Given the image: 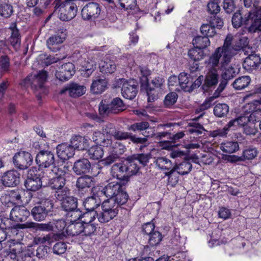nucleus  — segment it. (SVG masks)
<instances>
[{
	"instance_id": "49530a36",
	"label": "nucleus",
	"mask_w": 261,
	"mask_h": 261,
	"mask_svg": "<svg viewBox=\"0 0 261 261\" xmlns=\"http://www.w3.org/2000/svg\"><path fill=\"white\" fill-rule=\"evenodd\" d=\"M220 148L225 153H232L237 151L239 147L237 142L229 141L221 143Z\"/></svg>"
},
{
	"instance_id": "39448f33",
	"label": "nucleus",
	"mask_w": 261,
	"mask_h": 261,
	"mask_svg": "<svg viewBox=\"0 0 261 261\" xmlns=\"http://www.w3.org/2000/svg\"><path fill=\"white\" fill-rule=\"evenodd\" d=\"M53 206L51 200L48 199H43L32 209V216L36 221H43L52 211Z\"/></svg>"
},
{
	"instance_id": "e433bc0d",
	"label": "nucleus",
	"mask_w": 261,
	"mask_h": 261,
	"mask_svg": "<svg viewBox=\"0 0 261 261\" xmlns=\"http://www.w3.org/2000/svg\"><path fill=\"white\" fill-rule=\"evenodd\" d=\"M76 185L79 190H84L93 185V178L89 176H84L77 178Z\"/></svg>"
},
{
	"instance_id": "f8f14e48",
	"label": "nucleus",
	"mask_w": 261,
	"mask_h": 261,
	"mask_svg": "<svg viewBox=\"0 0 261 261\" xmlns=\"http://www.w3.org/2000/svg\"><path fill=\"white\" fill-rule=\"evenodd\" d=\"M74 66L68 62L62 65L56 73V77L61 81H67L74 73Z\"/></svg>"
},
{
	"instance_id": "9b49d317",
	"label": "nucleus",
	"mask_w": 261,
	"mask_h": 261,
	"mask_svg": "<svg viewBox=\"0 0 261 261\" xmlns=\"http://www.w3.org/2000/svg\"><path fill=\"white\" fill-rule=\"evenodd\" d=\"M20 181V174L15 170L8 171L1 177L2 184L5 187H15Z\"/></svg>"
},
{
	"instance_id": "5701e85b",
	"label": "nucleus",
	"mask_w": 261,
	"mask_h": 261,
	"mask_svg": "<svg viewBox=\"0 0 261 261\" xmlns=\"http://www.w3.org/2000/svg\"><path fill=\"white\" fill-rule=\"evenodd\" d=\"M100 196V194L98 192L96 194H94L93 196L87 198L83 202L85 209L90 212L96 208L101 203Z\"/></svg>"
},
{
	"instance_id": "f03ea898",
	"label": "nucleus",
	"mask_w": 261,
	"mask_h": 261,
	"mask_svg": "<svg viewBox=\"0 0 261 261\" xmlns=\"http://www.w3.org/2000/svg\"><path fill=\"white\" fill-rule=\"evenodd\" d=\"M47 75V72L42 70L39 71L36 74L29 75L25 79V84L31 87L39 100L46 94L44 84Z\"/></svg>"
},
{
	"instance_id": "0e129e2a",
	"label": "nucleus",
	"mask_w": 261,
	"mask_h": 261,
	"mask_svg": "<svg viewBox=\"0 0 261 261\" xmlns=\"http://www.w3.org/2000/svg\"><path fill=\"white\" fill-rule=\"evenodd\" d=\"M10 66V59L7 56H2L0 58V70L1 72L9 71Z\"/></svg>"
},
{
	"instance_id": "b1692460",
	"label": "nucleus",
	"mask_w": 261,
	"mask_h": 261,
	"mask_svg": "<svg viewBox=\"0 0 261 261\" xmlns=\"http://www.w3.org/2000/svg\"><path fill=\"white\" fill-rule=\"evenodd\" d=\"M63 236L62 233H49L44 237H35L33 241V243L34 245H39L45 244L46 242L50 245L55 241L61 239Z\"/></svg>"
},
{
	"instance_id": "1a4fd4ad",
	"label": "nucleus",
	"mask_w": 261,
	"mask_h": 261,
	"mask_svg": "<svg viewBox=\"0 0 261 261\" xmlns=\"http://www.w3.org/2000/svg\"><path fill=\"white\" fill-rule=\"evenodd\" d=\"M13 161L17 168L24 170L32 165L33 157L28 152L20 151L15 154L13 158Z\"/></svg>"
},
{
	"instance_id": "338daca9",
	"label": "nucleus",
	"mask_w": 261,
	"mask_h": 261,
	"mask_svg": "<svg viewBox=\"0 0 261 261\" xmlns=\"http://www.w3.org/2000/svg\"><path fill=\"white\" fill-rule=\"evenodd\" d=\"M177 99V95L176 93H170L165 98L164 105L166 107H170L176 102Z\"/></svg>"
},
{
	"instance_id": "3c124183",
	"label": "nucleus",
	"mask_w": 261,
	"mask_h": 261,
	"mask_svg": "<svg viewBox=\"0 0 261 261\" xmlns=\"http://www.w3.org/2000/svg\"><path fill=\"white\" fill-rule=\"evenodd\" d=\"M96 64L94 61H88L86 64L83 66L82 74L85 77H89L96 68Z\"/></svg>"
},
{
	"instance_id": "58836bf2",
	"label": "nucleus",
	"mask_w": 261,
	"mask_h": 261,
	"mask_svg": "<svg viewBox=\"0 0 261 261\" xmlns=\"http://www.w3.org/2000/svg\"><path fill=\"white\" fill-rule=\"evenodd\" d=\"M192 82L190 81V78L186 73H180L178 76V85L181 88L186 92H191V84Z\"/></svg>"
},
{
	"instance_id": "a211bd4d",
	"label": "nucleus",
	"mask_w": 261,
	"mask_h": 261,
	"mask_svg": "<svg viewBox=\"0 0 261 261\" xmlns=\"http://www.w3.org/2000/svg\"><path fill=\"white\" fill-rule=\"evenodd\" d=\"M67 91L68 92L70 96L75 98L84 94L86 91V88L84 86L76 83H72L64 89H62L61 93L64 94Z\"/></svg>"
},
{
	"instance_id": "603ef678",
	"label": "nucleus",
	"mask_w": 261,
	"mask_h": 261,
	"mask_svg": "<svg viewBox=\"0 0 261 261\" xmlns=\"http://www.w3.org/2000/svg\"><path fill=\"white\" fill-rule=\"evenodd\" d=\"M126 150V148L120 142H115L112 144V147L108 150L109 152H113L116 155H117L118 157L122 154Z\"/></svg>"
},
{
	"instance_id": "c756f323",
	"label": "nucleus",
	"mask_w": 261,
	"mask_h": 261,
	"mask_svg": "<svg viewBox=\"0 0 261 261\" xmlns=\"http://www.w3.org/2000/svg\"><path fill=\"white\" fill-rule=\"evenodd\" d=\"M124 162L128 179L130 176L138 172L139 169L138 166V161L130 158H128L124 161Z\"/></svg>"
},
{
	"instance_id": "0eeeda50",
	"label": "nucleus",
	"mask_w": 261,
	"mask_h": 261,
	"mask_svg": "<svg viewBox=\"0 0 261 261\" xmlns=\"http://www.w3.org/2000/svg\"><path fill=\"white\" fill-rule=\"evenodd\" d=\"M36 162L39 168L44 171L46 169H53L54 167H58L54 165L55 156L54 153L49 150H41L36 156Z\"/></svg>"
},
{
	"instance_id": "72a5a7b5",
	"label": "nucleus",
	"mask_w": 261,
	"mask_h": 261,
	"mask_svg": "<svg viewBox=\"0 0 261 261\" xmlns=\"http://www.w3.org/2000/svg\"><path fill=\"white\" fill-rule=\"evenodd\" d=\"M128 195L122 188L120 191L116 194L113 198H109L108 200H113L114 204L117 205V208L119 210L120 205L125 204L128 200Z\"/></svg>"
},
{
	"instance_id": "680f3d73",
	"label": "nucleus",
	"mask_w": 261,
	"mask_h": 261,
	"mask_svg": "<svg viewBox=\"0 0 261 261\" xmlns=\"http://www.w3.org/2000/svg\"><path fill=\"white\" fill-rule=\"evenodd\" d=\"M250 17H232V24L235 28H239L242 25L248 24Z\"/></svg>"
},
{
	"instance_id": "423d86ee",
	"label": "nucleus",
	"mask_w": 261,
	"mask_h": 261,
	"mask_svg": "<svg viewBox=\"0 0 261 261\" xmlns=\"http://www.w3.org/2000/svg\"><path fill=\"white\" fill-rule=\"evenodd\" d=\"M229 63L225 67H222L220 64L217 65L213 66L210 63V58L208 60V65L212 68L218 67L220 68L221 70H224V72L222 74V80L220 83L218 88L215 91L214 95V97H218L220 93L224 89L227 84V81L233 78L236 75V71L234 68L232 66H228Z\"/></svg>"
},
{
	"instance_id": "a19ab883",
	"label": "nucleus",
	"mask_w": 261,
	"mask_h": 261,
	"mask_svg": "<svg viewBox=\"0 0 261 261\" xmlns=\"http://www.w3.org/2000/svg\"><path fill=\"white\" fill-rule=\"evenodd\" d=\"M61 204L62 208L65 211L68 212L75 210L77 206V199L70 196L62 202Z\"/></svg>"
},
{
	"instance_id": "a878e982",
	"label": "nucleus",
	"mask_w": 261,
	"mask_h": 261,
	"mask_svg": "<svg viewBox=\"0 0 261 261\" xmlns=\"http://www.w3.org/2000/svg\"><path fill=\"white\" fill-rule=\"evenodd\" d=\"M90 167L91 165L88 160L83 159L74 163L73 170L77 175H80L88 172Z\"/></svg>"
},
{
	"instance_id": "393cba45",
	"label": "nucleus",
	"mask_w": 261,
	"mask_h": 261,
	"mask_svg": "<svg viewBox=\"0 0 261 261\" xmlns=\"http://www.w3.org/2000/svg\"><path fill=\"white\" fill-rule=\"evenodd\" d=\"M70 143L74 148L79 150L87 149L89 145V140L85 137L80 135H74L70 139Z\"/></svg>"
},
{
	"instance_id": "c85d7f7f",
	"label": "nucleus",
	"mask_w": 261,
	"mask_h": 261,
	"mask_svg": "<svg viewBox=\"0 0 261 261\" xmlns=\"http://www.w3.org/2000/svg\"><path fill=\"white\" fill-rule=\"evenodd\" d=\"M108 82L105 79H98L94 80L91 85V91L94 94H100L107 88Z\"/></svg>"
},
{
	"instance_id": "ddd939ff",
	"label": "nucleus",
	"mask_w": 261,
	"mask_h": 261,
	"mask_svg": "<svg viewBox=\"0 0 261 261\" xmlns=\"http://www.w3.org/2000/svg\"><path fill=\"white\" fill-rule=\"evenodd\" d=\"M34 171L33 169L29 171L28 177L24 182L25 188L32 191L38 190L42 186L41 178L34 173Z\"/></svg>"
},
{
	"instance_id": "e2e57ef3",
	"label": "nucleus",
	"mask_w": 261,
	"mask_h": 261,
	"mask_svg": "<svg viewBox=\"0 0 261 261\" xmlns=\"http://www.w3.org/2000/svg\"><path fill=\"white\" fill-rule=\"evenodd\" d=\"M253 17H250V21H251V24L248 28L249 32L254 33L257 31H261V17H256L254 20Z\"/></svg>"
},
{
	"instance_id": "9d476101",
	"label": "nucleus",
	"mask_w": 261,
	"mask_h": 261,
	"mask_svg": "<svg viewBox=\"0 0 261 261\" xmlns=\"http://www.w3.org/2000/svg\"><path fill=\"white\" fill-rule=\"evenodd\" d=\"M95 215L87 212L83 214L84 220H82V233L84 236H90L94 233L97 228V225L94 223Z\"/></svg>"
},
{
	"instance_id": "6e6d98bb",
	"label": "nucleus",
	"mask_w": 261,
	"mask_h": 261,
	"mask_svg": "<svg viewBox=\"0 0 261 261\" xmlns=\"http://www.w3.org/2000/svg\"><path fill=\"white\" fill-rule=\"evenodd\" d=\"M66 217L68 221L70 222H77L80 218H83V214H82L81 211L77 209L68 211L66 214Z\"/></svg>"
},
{
	"instance_id": "f3484780",
	"label": "nucleus",
	"mask_w": 261,
	"mask_h": 261,
	"mask_svg": "<svg viewBox=\"0 0 261 261\" xmlns=\"http://www.w3.org/2000/svg\"><path fill=\"white\" fill-rule=\"evenodd\" d=\"M122 188V185L118 182L112 181L108 183L99 193L101 196L105 195L107 197L112 198L116 196Z\"/></svg>"
},
{
	"instance_id": "ea45409f",
	"label": "nucleus",
	"mask_w": 261,
	"mask_h": 261,
	"mask_svg": "<svg viewBox=\"0 0 261 261\" xmlns=\"http://www.w3.org/2000/svg\"><path fill=\"white\" fill-rule=\"evenodd\" d=\"M82 12H87V16H94L100 14V9L97 3H90L83 8Z\"/></svg>"
},
{
	"instance_id": "cd10ccee",
	"label": "nucleus",
	"mask_w": 261,
	"mask_h": 261,
	"mask_svg": "<svg viewBox=\"0 0 261 261\" xmlns=\"http://www.w3.org/2000/svg\"><path fill=\"white\" fill-rule=\"evenodd\" d=\"M260 62V58L259 56L251 54L245 58L243 66L247 70H252L258 66Z\"/></svg>"
},
{
	"instance_id": "c03bdc74",
	"label": "nucleus",
	"mask_w": 261,
	"mask_h": 261,
	"mask_svg": "<svg viewBox=\"0 0 261 261\" xmlns=\"http://www.w3.org/2000/svg\"><path fill=\"white\" fill-rule=\"evenodd\" d=\"M193 44L195 47L201 50L210 45V41L207 37L198 36L192 41Z\"/></svg>"
},
{
	"instance_id": "f704fd0d",
	"label": "nucleus",
	"mask_w": 261,
	"mask_h": 261,
	"mask_svg": "<svg viewBox=\"0 0 261 261\" xmlns=\"http://www.w3.org/2000/svg\"><path fill=\"white\" fill-rule=\"evenodd\" d=\"M99 69L102 73L112 74L115 71L116 65L113 61L110 60L101 61L99 64Z\"/></svg>"
},
{
	"instance_id": "aec40b11",
	"label": "nucleus",
	"mask_w": 261,
	"mask_h": 261,
	"mask_svg": "<svg viewBox=\"0 0 261 261\" xmlns=\"http://www.w3.org/2000/svg\"><path fill=\"white\" fill-rule=\"evenodd\" d=\"M24 224L25 223L16 224L11 217L10 218L4 217L0 219V228L5 231L11 230L15 232L19 229H26V227L23 226Z\"/></svg>"
},
{
	"instance_id": "864d4df0",
	"label": "nucleus",
	"mask_w": 261,
	"mask_h": 261,
	"mask_svg": "<svg viewBox=\"0 0 261 261\" xmlns=\"http://www.w3.org/2000/svg\"><path fill=\"white\" fill-rule=\"evenodd\" d=\"M1 261H18V257L9 249L0 253Z\"/></svg>"
},
{
	"instance_id": "2f4dec72",
	"label": "nucleus",
	"mask_w": 261,
	"mask_h": 261,
	"mask_svg": "<svg viewBox=\"0 0 261 261\" xmlns=\"http://www.w3.org/2000/svg\"><path fill=\"white\" fill-rule=\"evenodd\" d=\"M4 245L9 247V249L14 252L18 257L19 255L22 253L25 246L23 244L16 242L15 240H11L4 243Z\"/></svg>"
},
{
	"instance_id": "774afa93",
	"label": "nucleus",
	"mask_w": 261,
	"mask_h": 261,
	"mask_svg": "<svg viewBox=\"0 0 261 261\" xmlns=\"http://www.w3.org/2000/svg\"><path fill=\"white\" fill-rule=\"evenodd\" d=\"M116 128L111 123L106 124L102 128V133L104 136L106 135L107 137L114 136L116 133Z\"/></svg>"
},
{
	"instance_id": "052dcab7",
	"label": "nucleus",
	"mask_w": 261,
	"mask_h": 261,
	"mask_svg": "<svg viewBox=\"0 0 261 261\" xmlns=\"http://www.w3.org/2000/svg\"><path fill=\"white\" fill-rule=\"evenodd\" d=\"M201 33L204 35L203 36L208 37H213L216 32L210 24H203L200 28Z\"/></svg>"
},
{
	"instance_id": "5fc2aeb1",
	"label": "nucleus",
	"mask_w": 261,
	"mask_h": 261,
	"mask_svg": "<svg viewBox=\"0 0 261 261\" xmlns=\"http://www.w3.org/2000/svg\"><path fill=\"white\" fill-rule=\"evenodd\" d=\"M69 195L70 190L66 187L56 190L55 193V196L56 199L61 201V202L64 201L67 197H69L70 196Z\"/></svg>"
},
{
	"instance_id": "4c0bfd02",
	"label": "nucleus",
	"mask_w": 261,
	"mask_h": 261,
	"mask_svg": "<svg viewBox=\"0 0 261 261\" xmlns=\"http://www.w3.org/2000/svg\"><path fill=\"white\" fill-rule=\"evenodd\" d=\"M88 156L93 160H98L103 155V150L100 146L95 145L90 147L87 151Z\"/></svg>"
},
{
	"instance_id": "79ce46f5",
	"label": "nucleus",
	"mask_w": 261,
	"mask_h": 261,
	"mask_svg": "<svg viewBox=\"0 0 261 261\" xmlns=\"http://www.w3.org/2000/svg\"><path fill=\"white\" fill-rule=\"evenodd\" d=\"M201 117V116H199L194 118L191 122L189 123L188 126L191 128H190L188 130L190 134L199 135L202 134L205 130L203 126L200 123L197 122V120Z\"/></svg>"
},
{
	"instance_id": "4d7b16f0",
	"label": "nucleus",
	"mask_w": 261,
	"mask_h": 261,
	"mask_svg": "<svg viewBox=\"0 0 261 261\" xmlns=\"http://www.w3.org/2000/svg\"><path fill=\"white\" fill-rule=\"evenodd\" d=\"M150 125L148 122L141 121L130 125L128 129L133 132L143 131L149 128Z\"/></svg>"
},
{
	"instance_id": "69168bd1",
	"label": "nucleus",
	"mask_w": 261,
	"mask_h": 261,
	"mask_svg": "<svg viewBox=\"0 0 261 261\" xmlns=\"http://www.w3.org/2000/svg\"><path fill=\"white\" fill-rule=\"evenodd\" d=\"M13 7L9 4H3L0 5V15L11 16L13 14Z\"/></svg>"
},
{
	"instance_id": "473e14b6",
	"label": "nucleus",
	"mask_w": 261,
	"mask_h": 261,
	"mask_svg": "<svg viewBox=\"0 0 261 261\" xmlns=\"http://www.w3.org/2000/svg\"><path fill=\"white\" fill-rule=\"evenodd\" d=\"M9 29L11 31V35L10 38V43L12 46L16 48L20 44V37L19 31L16 28V23L11 24Z\"/></svg>"
},
{
	"instance_id": "bf43d9fd",
	"label": "nucleus",
	"mask_w": 261,
	"mask_h": 261,
	"mask_svg": "<svg viewBox=\"0 0 261 261\" xmlns=\"http://www.w3.org/2000/svg\"><path fill=\"white\" fill-rule=\"evenodd\" d=\"M258 151L255 147L249 146L243 152V156L245 160H252L257 155Z\"/></svg>"
},
{
	"instance_id": "7ed1b4c3",
	"label": "nucleus",
	"mask_w": 261,
	"mask_h": 261,
	"mask_svg": "<svg viewBox=\"0 0 261 261\" xmlns=\"http://www.w3.org/2000/svg\"><path fill=\"white\" fill-rule=\"evenodd\" d=\"M64 169L65 167H63ZM65 171L59 167H54L53 169H46L44 171L42 179L48 180L50 188L55 190L65 187Z\"/></svg>"
},
{
	"instance_id": "7c9ffc66",
	"label": "nucleus",
	"mask_w": 261,
	"mask_h": 261,
	"mask_svg": "<svg viewBox=\"0 0 261 261\" xmlns=\"http://www.w3.org/2000/svg\"><path fill=\"white\" fill-rule=\"evenodd\" d=\"M83 223L82 221L70 222L66 228V233L68 236H75L82 233Z\"/></svg>"
},
{
	"instance_id": "8fccbe9b",
	"label": "nucleus",
	"mask_w": 261,
	"mask_h": 261,
	"mask_svg": "<svg viewBox=\"0 0 261 261\" xmlns=\"http://www.w3.org/2000/svg\"><path fill=\"white\" fill-rule=\"evenodd\" d=\"M175 170L181 175H185L189 173L192 168V164L187 161L183 162L178 166H174Z\"/></svg>"
},
{
	"instance_id": "412c9836",
	"label": "nucleus",
	"mask_w": 261,
	"mask_h": 261,
	"mask_svg": "<svg viewBox=\"0 0 261 261\" xmlns=\"http://www.w3.org/2000/svg\"><path fill=\"white\" fill-rule=\"evenodd\" d=\"M219 75L217 70L213 68L209 70L205 76L204 84L202 86L205 91H207L210 88L215 87L218 83Z\"/></svg>"
},
{
	"instance_id": "4468645a",
	"label": "nucleus",
	"mask_w": 261,
	"mask_h": 261,
	"mask_svg": "<svg viewBox=\"0 0 261 261\" xmlns=\"http://www.w3.org/2000/svg\"><path fill=\"white\" fill-rule=\"evenodd\" d=\"M30 215L29 211L24 206H15L10 213V217L16 222L25 221Z\"/></svg>"
},
{
	"instance_id": "f257e3e1",
	"label": "nucleus",
	"mask_w": 261,
	"mask_h": 261,
	"mask_svg": "<svg viewBox=\"0 0 261 261\" xmlns=\"http://www.w3.org/2000/svg\"><path fill=\"white\" fill-rule=\"evenodd\" d=\"M232 37L227 36L223 45L216 49L210 57V63L213 66L220 64L222 67H225L230 63L232 58L238 51L246 46L248 44V39L246 37H241L237 44H231Z\"/></svg>"
},
{
	"instance_id": "de8ad7c7",
	"label": "nucleus",
	"mask_w": 261,
	"mask_h": 261,
	"mask_svg": "<svg viewBox=\"0 0 261 261\" xmlns=\"http://www.w3.org/2000/svg\"><path fill=\"white\" fill-rule=\"evenodd\" d=\"M162 239L163 236L162 233L156 230L148 236V243L151 247L156 246L160 244Z\"/></svg>"
},
{
	"instance_id": "4be33fe9",
	"label": "nucleus",
	"mask_w": 261,
	"mask_h": 261,
	"mask_svg": "<svg viewBox=\"0 0 261 261\" xmlns=\"http://www.w3.org/2000/svg\"><path fill=\"white\" fill-rule=\"evenodd\" d=\"M67 33L66 29H61L59 30L56 35L50 37L47 39V45L48 47L51 49L53 45L63 43L66 38Z\"/></svg>"
},
{
	"instance_id": "09e8293b",
	"label": "nucleus",
	"mask_w": 261,
	"mask_h": 261,
	"mask_svg": "<svg viewBox=\"0 0 261 261\" xmlns=\"http://www.w3.org/2000/svg\"><path fill=\"white\" fill-rule=\"evenodd\" d=\"M188 56L191 60L197 61L202 59L205 55L202 50L195 47L189 50Z\"/></svg>"
},
{
	"instance_id": "a18cd8bd",
	"label": "nucleus",
	"mask_w": 261,
	"mask_h": 261,
	"mask_svg": "<svg viewBox=\"0 0 261 261\" xmlns=\"http://www.w3.org/2000/svg\"><path fill=\"white\" fill-rule=\"evenodd\" d=\"M214 114L218 117H223L227 115L229 112V107L226 103H219L214 108Z\"/></svg>"
},
{
	"instance_id": "13d9d810",
	"label": "nucleus",
	"mask_w": 261,
	"mask_h": 261,
	"mask_svg": "<svg viewBox=\"0 0 261 261\" xmlns=\"http://www.w3.org/2000/svg\"><path fill=\"white\" fill-rule=\"evenodd\" d=\"M214 99V97H211L208 98H207L205 100V101L201 104L196 110V113H200V116H202L204 114V111L207 109L210 108L212 105V102Z\"/></svg>"
},
{
	"instance_id": "c9c22d12",
	"label": "nucleus",
	"mask_w": 261,
	"mask_h": 261,
	"mask_svg": "<svg viewBox=\"0 0 261 261\" xmlns=\"http://www.w3.org/2000/svg\"><path fill=\"white\" fill-rule=\"evenodd\" d=\"M251 79L249 76H242L237 78L232 83L233 87L238 90L245 89L250 84Z\"/></svg>"
},
{
	"instance_id": "2eb2a0df",
	"label": "nucleus",
	"mask_w": 261,
	"mask_h": 261,
	"mask_svg": "<svg viewBox=\"0 0 261 261\" xmlns=\"http://www.w3.org/2000/svg\"><path fill=\"white\" fill-rule=\"evenodd\" d=\"M111 175L113 177L120 180L128 181V175H127L124 161L113 165L111 168Z\"/></svg>"
},
{
	"instance_id": "20e7f679",
	"label": "nucleus",
	"mask_w": 261,
	"mask_h": 261,
	"mask_svg": "<svg viewBox=\"0 0 261 261\" xmlns=\"http://www.w3.org/2000/svg\"><path fill=\"white\" fill-rule=\"evenodd\" d=\"M102 211L95 213L98 221L102 224L108 223L113 220L118 214L119 210L114 204L113 200H106L101 203Z\"/></svg>"
},
{
	"instance_id": "6ab92c4d",
	"label": "nucleus",
	"mask_w": 261,
	"mask_h": 261,
	"mask_svg": "<svg viewBox=\"0 0 261 261\" xmlns=\"http://www.w3.org/2000/svg\"><path fill=\"white\" fill-rule=\"evenodd\" d=\"M155 163L156 166H158L160 169L162 170H169V171L166 172L165 174L166 175L169 176V180H172V173H173V172L175 171V169L171 161L166 158L161 157L158 158L156 159Z\"/></svg>"
},
{
	"instance_id": "6e6552de",
	"label": "nucleus",
	"mask_w": 261,
	"mask_h": 261,
	"mask_svg": "<svg viewBox=\"0 0 261 261\" xmlns=\"http://www.w3.org/2000/svg\"><path fill=\"white\" fill-rule=\"evenodd\" d=\"M117 85H122L121 93L123 97L128 99H134L138 92L136 82L134 80L126 81L119 79L117 82Z\"/></svg>"
},
{
	"instance_id": "dca6fc26",
	"label": "nucleus",
	"mask_w": 261,
	"mask_h": 261,
	"mask_svg": "<svg viewBox=\"0 0 261 261\" xmlns=\"http://www.w3.org/2000/svg\"><path fill=\"white\" fill-rule=\"evenodd\" d=\"M74 149L72 145L67 143H62L57 147V153L59 158L66 160L73 156Z\"/></svg>"
},
{
	"instance_id": "37998d69",
	"label": "nucleus",
	"mask_w": 261,
	"mask_h": 261,
	"mask_svg": "<svg viewBox=\"0 0 261 261\" xmlns=\"http://www.w3.org/2000/svg\"><path fill=\"white\" fill-rule=\"evenodd\" d=\"M110 105L112 113L113 114L118 113L120 112L123 111L125 109V106L122 100L119 97L114 98L110 103Z\"/></svg>"
},
{
	"instance_id": "bb28decb",
	"label": "nucleus",
	"mask_w": 261,
	"mask_h": 261,
	"mask_svg": "<svg viewBox=\"0 0 261 261\" xmlns=\"http://www.w3.org/2000/svg\"><path fill=\"white\" fill-rule=\"evenodd\" d=\"M24 227L26 228H33L34 230L42 231H53L54 230L51 221L46 223H38L34 222H27L25 223Z\"/></svg>"
}]
</instances>
